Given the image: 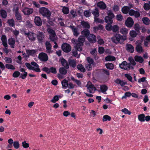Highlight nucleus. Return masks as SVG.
Wrapping results in <instances>:
<instances>
[{
  "label": "nucleus",
  "instance_id": "nucleus-1",
  "mask_svg": "<svg viewBox=\"0 0 150 150\" xmlns=\"http://www.w3.org/2000/svg\"><path fill=\"white\" fill-rule=\"evenodd\" d=\"M126 38L124 35H122L119 34H115L114 36L111 38L113 42L116 44H123V42L126 40Z\"/></svg>",
  "mask_w": 150,
  "mask_h": 150
},
{
  "label": "nucleus",
  "instance_id": "nucleus-2",
  "mask_svg": "<svg viewBox=\"0 0 150 150\" xmlns=\"http://www.w3.org/2000/svg\"><path fill=\"white\" fill-rule=\"evenodd\" d=\"M85 40V38L83 36H80L78 39V40H72V42L76 45V47H79V50H82V46L83 45Z\"/></svg>",
  "mask_w": 150,
  "mask_h": 150
},
{
  "label": "nucleus",
  "instance_id": "nucleus-3",
  "mask_svg": "<svg viewBox=\"0 0 150 150\" xmlns=\"http://www.w3.org/2000/svg\"><path fill=\"white\" fill-rule=\"evenodd\" d=\"M39 12L42 15L44 16H46L48 18L50 17L51 13L49 10L45 7H41L39 10Z\"/></svg>",
  "mask_w": 150,
  "mask_h": 150
},
{
  "label": "nucleus",
  "instance_id": "nucleus-4",
  "mask_svg": "<svg viewBox=\"0 0 150 150\" xmlns=\"http://www.w3.org/2000/svg\"><path fill=\"white\" fill-rule=\"evenodd\" d=\"M119 67L121 69L127 70H129L130 69H133L134 68L132 66H130V64L127 63L125 61H124L121 64H120Z\"/></svg>",
  "mask_w": 150,
  "mask_h": 150
},
{
  "label": "nucleus",
  "instance_id": "nucleus-5",
  "mask_svg": "<svg viewBox=\"0 0 150 150\" xmlns=\"http://www.w3.org/2000/svg\"><path fill=\"white\" fill-rule=\"evenodd\" d=\"M38 42L39 43H42L45 39V35L42 32L38 31L36 34Z\"/></svg>",
  "mask_w": 150,
  "mask_h": 150
},
{
  "label": "nucleus",
  "instance_id": "nucleus-6",
  "mask_svg": "<svg viewBox=\"0 0 150 150\" xmlns=\"http://www.w3.org/2000/svg\"><path fill=\"white\" fill-rule=\"evenodd\" d=\"M47 31L50 34L49 38L51 40L54 42L57 40L56 35L54 30L51 28H49Z\"/></svg>",
  "mask_w": 150,
  "mask_h": 150
},
{
  "label": "nucleus",
  "instance_id": "nucleus-7",
  "mask_svg": "<svg viewBox=\"0 0 150 150\" xmlns=\"http://www.w3.org/2000/svg\"><path fill=\"white\" fill-rule=\"evenodd\" d=\"M107 30L108 31L112 30L113 32H117L119 30V27L117 25L112 26L111 25L107 24L105 26Z\"/></svg>",
  "mask_w": 150,
  "mask_h": 150
},
{
  "label": "nucleus",
  "instance_id": "nucleus-8",
  "mask_svg": "<svg viewBox=\"0 0 150 150\" xmlns=\"http://www.w3.org/2000/svg\"><path fill=\"white\" fill-rule=\"evenodd\" d=\"M42 70L48 74H50V72L54 74H56L57 73L56 68L53 67H51L50 68L45 67L42 68Z\"/></svg>",
  "mask_w": 150,
  "mask_h": 150
},
{
  "label": "nucleus",
  "instance_id": "nucleus-9",
  "mask_svg": "<svg viewBox=\"0 0 150 150\" xmlns=\"http://www.w3.org/2000/svg\"><path fill=\"white\" fill-rule=\"evenodd\" d=\"M88 89L89 90V92L90 93H93L96 90L94 85L91 82H88V83L86 86Z\"/></svg>",
  "mask_w": 150,
  "mask_h": 150
},
{
  "label": "nucleus",
  "instance_id": "nucleus-10",
  "mask_svg": "<svg viewBox=\"0 0 150 150\" xmlns=\"http://www.w3.org/2000/svg\"><path fill=\"white\" fill-rule=\"evenodd\" d=\"M62 49L64 52L68 53L70 52L71 50V47L68 44L64 43L62 45Z\"/></svg>",
  "mask_w": 150,
  "mask_h": 150
},
{
  "label": "nucleus",
  "instance_id": "nucleus-11",
  "mask_svg": "<svg viewBox=\"0 0 150 150\" xmlns=\"http://www.w3.org/2000/svg\"><path fill=\"white\" fill-rule=\"evenodd\" d=\"M134 22L131 17L128 18L125 22V25L127 27L131 28L134 24Z\"/></svg>",
  "mask_w": 150,
  "mask_h": 150
},
{
  "label": "nucleus",
  "instance_id": "nucleus-12",
  "mask_svg": "<svg viewBox=\"0 0 150 150\" xmlns=\"http://www.w3.org/2000/svg\"><path fill=\"white\" fill-rule=\"evenodd\" d=\"M38 58L41 61L46 62L48 60V57L46 54L44 52L40 53L38 55Z\"/></svg>",
  "mask_w": 150,
  "mask_h": 150
},
{
  "label": "nucleus",
  "instance_id": "nucleus-13",
  "mask_svg": "<svg viewBox=\"0 0 150 150\" xmlns=\"http://www.w3.org/2000/svg\"><path fill=\"white\" fill-rule=\"evenodd\" d=\"M136 50L138 53H140L143 52L142 47V43L139 41H137L136 42Z\"/></svg>",
  "mask_w": 150,
  "mask_h": 150
},
{
  "label": "nucleus",
  "instance_id": "nucleus-14",
  "mask_svg": "<svg viewBox=\"0 0 150 150\" xmlns=\"http://www.w3.org/2000/svg\"><path fill=\"white\" fill-rule=\"evenodd\" d=\"M129 15L130 16H134L135 18H138L140 16L139 12L137 11H135L133 9H130L128 12Z\"/></svg>",
  "mask_w": 150,
  "mask_h": 150
},
{
  "label": "nucleus",
  "instance_id": "nucleus-15",
  "mask_svg": "<svg viewBox=\"0 0 150 150\" xmlns=\"http://www.w3.org/2000/svg\"><path fill=\"white\" fill-rule=\"evenodd\" d=\"M52 45L50 42L47 41L45 42V47L46 48V52L48 54L52 53L53 51L52 50Z\"/></svg>",
  "mask_w": 150,
  "mask_h": 150
},
{
  "label": "nucleus",
  "instance_id": "nucleus-16",
  "mask_svg": "<svg viewBox=\"0 0 150 150\" xmlns=\"http://www.w3.org/2000/svg\"><path fill=\"white\" fill-rule=\"evenodd\" d=\"M24 33L25 35H27L28 37L30 40L34 41L36 39V38L34 36L35 35L34 33L30 32L26 33L25 31Z\"/></svg>",
  "mask_w": 150,
  "mask_h": 150
},
{
  "label": "nucleus",
  "instance_id": "nucleus-17",
  "mask_svg": "<svg viewBox=\"0 0 150 150\" xmlns=\"http://www.w3.org/2000/svg\"><path fill=\"white\" fill-rule=\"evenodd\" d=\"M69 27L72 30L74 36L77 37L79 35L80 33L78 31V29L74 25H70Z\"/></svg>",
  "mask_w": 150,
  "mask_h": 150
},
{
  "label": "nucleus",
  "instance_id": "nucleus-18",
  "mask_svg": "<svg viewBox=\"0 0 150 150\" xmlns=\"http://www.w3.org/2000/svg\"><path fill=\"white\" fill-rule=\"evenodd\" d=\"M97 5L98 7L102 10H104L107 8L106 4L103 1L98 2L97 4Z\"/></svg>",
  "mask_w": 150,
  "mask_h": 150
},
{
  "label": "nucleus",
  "instance_id": "nucleus-19",
  "mask_svg": "<svg viewBox=\"0 0 150 150\" xmlns=\"http://www.w3.org/2000/svg\"><path fill=\"white\" fill-rule=\"evenodd\" d=\"M33 11V9L31 8H25L23 10V12L25 15H29L32 13Z\"/></svg>",
  "mask_w": 150,
  "mask_h": 150
},
{
  "label": "nucleus",
  "instance_id": "nucleus-20",
  "mask_svg": "<svg viewBox=\"0 0 150 150\" xmlns=\"http://www.w3.org/2000/svg\"><path fill=\"white\" fill-rule=\"evenodd\" d=\"M88 41L91 43H95L96 39L95 36L93 34H90L87 38Z\"/></svg>",
  "mask_w": 150,
  "mask_h": 150
},
{
  "label": "nucleus",
  "instance_id": "nucleus-21",
  "mask_svg": "<svg viewBox=\"0 0 150 150\" xmlns=\"http://www.w3.org/2000/svg\"><path fill=\"white\" fill-rule=\"evenodd\" d=\"M126 48L127 50L131 53H132L134 51L133 46L129 44H127L126 45Z\"/></svg>",
  "mask_w": 150,
  "mask_h": 150
},
{
  "label": "nucleus",
  "instance_id": "nucleus-22",
  "mask_svg": "<svg viewBox=\"0 0 150 150\" xmlns=\"http://www.w3.org/2000/svg\"><path fill=\"white\" fill-rule=\"evenodd\" d=\"M34 22L38 26H40L42 24V21L40 18L38 16H35L34 19Z\"/></svg>",
  "mask_w": 150,
  "mask_h": 150
},
{
  "label": "nucleus",
  "instance_id": "nucleus-23",
  "mask_svg": "<svg viewBox=\"0 0 150 150\" xmlns=\"http://www.w3.org/2000/svg\"><path fill=\"white\" fill-rule=\"evenodd\" d=\"M76 45H75L74 47V49L72 50V53L73 54L74 56L77 58H79V55L77 53V51H81L82 50H80L79 49V47H76Z\"/></svg>",
  "mask_w": 150,
  "mask_h": 150
},
{
  "label": "nucleus",
  "instance_id": "nucleus-24",
  "mask_svg": "<svg viewBox=\"0 0 150 150\" xmlns=\"http://www.w3.org/2000/svg\"><path fill=\"white\" fill-rule=\"evenodd\" d=\"M61 63L62 65L66 69H68L69 67V63L64 59L62 58L61 60Z\"/></svg>",
  "mask_w": 150,
  "mask_h": 150
},
{
  "label": "nucleus",
  "instance_id": "nucleus-25",
  "mask_svg": "<svg viewBox=\"0 0 150 150\" xmlns=\"http://www.w3.org/2000/svg\"><path fill=\"white\" fill-rule=\"evenodd\" d=\"M112 18L109 16H106L105 18V21L107 24L110 25L113 23Z\"/></svg>",
  "mask_w": 150,
  "mask_h": 150
},
{
  "label": "nucleus",
  "instance_id": "nucleus-26",
  "mask_svg": "<svg viewBox=\"0 0 150 150\" xmlns=\"http://www.w3.org/2000/svg\"><path fill=\"white\" fill-rule=\"evenodd\" d=\"M0 16L3 18H6L7 17L6 11L4 9L0 10Z\"/></svg>",
  "mask_w": 150,
  "mask_h": 150
},
{
  "label": "nucleus",
  "instance_id": "nucleus-27",
  "mask_svg": "<svg viewBox=\"0 0 150 150\" xmlns=\"http://www.w3.org/2000/svg\"><path fill=\"white\" fill-rule=\"evenodd\" d=\"M92 13L94 16V19L98 17L99 16V10L97 8H95L92 11Z\"/></svg>",
  "mask_w": 150,
  "mask_h": 150
},
{
  "label": "nucleus",
  "instance_id": "nucleus-28",
  "mask_svg": "<svg viewBox=\"0 0 150 150\" xmlns=\"http://www.w3.org/2000/svg\"><path fill=\"white\" fill-rule=\"evenodd\" d=\"M15 42V40L13 38H11L8 40V44L12 48H14Z\"/></svg>",
  "mask_w": 150,
  "mask_h": 150
},
{
  "label": "nucleus",
  "instance_id": "nucleus-29",
  "mask_svg": "<svg viewBox=\"0 0 150 150\" xmlns=\"http://www.w3.org/2000/svg\"><path fill=\"white\" fill-rule=\"evenodd\" d=\"M81 34L84 37H86L87 38L90 35V31L88 29H84L81 32Z\"/></svg>",
  "mask_w": 150,
  "mask_h": 150
},
{
  "label": "nucleus",
  "instance_id": "nucleus-30",
  "mask_svg": "<svg viewBox=\"0 0 150 150\" xmlns=\"http://www.w3.org/2000/svg\"><path fill=\"white\" fill-rule=\"evenodd\" d=\"M1 40L2 42V44L4 47H8L7 43V39L6 36L4 35H2Z\"/></svg>",
  "mask_w": 150,
  "mask_h": 150
},
{
  "label": "nucleus",
  "instance_id": "nucleus-31",
  "mask_svg": "<svg viewBox=\"0 0 150 150\" xmlns=\"http://www.w3.org/2000/svg\"><path fill=\"white\" fill-rule=\"evenodd\" d=\"M134 59L137 62H138L140 63H142L144 62V59L141 56L136 55L134 57Z\"/></svg>",
  "mask_w": 150,
  "mask_h": 150
},
{
  "label": "nucleus",
  "instance_id": "nucleus-32",
  "mask_svg": "<svg viewBox=\"0 0 150 150\" xmlns=\"http://www.w3.org/2000/svg\"><path fill=\"white\" fill-rule=\"evenodd\" d=\"M129 9L130 8L128 6H125L122 8L121 11L123 13L127 14L128 13Z\"/></svg>",
  "mask_w": 150,
  "mask_h": 150
},
{
  "label": "nucleus",
  "instance_id": "nucleus-33",
  "mask_svg": "<svg viewBox=\"0 0 150 150\" xmlns=\"http://www.w3.org/2000/svg\"><path fill=\"white\" fill-rule=\"evenodd\" d=\"M25 66L27 68L30 70H33L35 71H37L38 70H39L37 69H34V67H33L31 65L28 63H26L25 64Z\"/></svg>",
  "mask_w": 150,
  "mask_h": 150
},
{
  "label": "nucleus",
  "instance_id": "nucleus-34",
  "mask_svg": "<svg viewBox=\"0 0 150 150\" xmlns=\"http://www.w3.org/2000/svg\"><path fill=\"white\" fill-rule=\"evenodd\" d=\"M69 64L73 68H74L76 65V61L73 59H69L68 61Z\"/></svg>",
  "mask_w": 150,
  "mask_h": 150
},
{
  "label": "nucleus",
  "instance_id": "nucleus-35",
  "mask_svg": "<svg viewBox=\"0 0 150 150\" xmlns=\"http://www.w3.org/2000/svg\"><path fill=\"white\" fill-rule=\"evenodd\" d=\"M100 89L103 93L106 94V91L108 89V87L105 85H103L100 86Z\"/></svg>",
  "mask_w": 150,
  "mask_h": 150
},
{
  "label": "nucleus",
  "instance_id": "nucleus-36",
  "mask_svg": "<svg viewBox=\"0 0 150 150\" xmlns=\"http://www.w3.org/2000/svg\"><path fill=\"white\" fill-rule=\"evenodd\" d=\"M36 52V51L34 50H27L26 52L27 54L29 55L33 56L35 54Z\"/></svg>",
  "mask_w": 150,
  "mask_h": 150
},
{
  "label": "nucleus",
  "instance_id": "nucleus-37",
  "mask_svg": "<svg viewBox=\"0 0 150 150\" xmlns=\"http://www.w3.org/2000/svg\"><path fill=\"white\" fill-rule=\"evenodd\" d=\"M145 116L144 114H142L138 115V119L141 122H144L145 121Z\"/></svg>",
  "mask_w": 150,
  "mask_h": 150
},
{
  "label": "nucleus",
  "instance_id": "nucleus-38",
  "mask_svg": "<svg viewBox=\"0 0 150 150\" xmlns=\"http://www.w3.org/2000/svg\"><path fill=\"white\" fill-rule=\"evenodd\" d=\"M105 59L106 61H114L115 60V58L113 56L108 55L105 57Z\"/></svg>",
  "mask_w": 150,
  "mask_h": 150
},
{
  "label": "nucleus",
  "instance_id": "nucleus-39",
  "mask_svg": "<svg viewBox=\"0 0 150 150\" xmlns=\"http://www.w3.org/2000/svg\"><path fill=\"white\" fill-rule=\"evenodd\" d=\"M60 73L63 75H65L67 73V71L66 69L63 67L60 68L59 69Z\"/></svg>",
  "mask_w": 150,
  "mask_h": 150
},
{
  "label": "nucleus",
  "instance_id": "nucleus-40",
  "mask_svg": "<svg viewBox=\"0 0 150 150\" xmlns=\"http://www.w3.org/2000/svg\"><path fill=\"white\" fill-rule=\"evenodd\" d=\"M77 68L81 72H84L85 71V69L81 64H79L77 65Z\"/></svg>",
  "mask_w": 150,
  "mask_h": 150
},
{
  "label": "nucleus",
  "instance_id": "nucleus-41",
  "mask_svg": "<svg viewBox=\"0 0 150 150\" xmlns=\"http://www.w3.org/2000/svg\"><path fill=\"white\" fill-rule=\"evenodd\" d=\"M63 88L65 89L68 86V81L67 80L64 79L61 82Z\"/></svg>",
  "mask_w": 150,
  "mask_h": 150
},
{
  "label": "nucleus",
  "instance_id": "nucleus-42",
  "mask_svg": "<svg viewBox=\"0 0 150 150\" xmlns=\"http://www.w3.org/2000/svg\"><path fill=\"white\" fill-rule=\"evenodd\" d=\"M105 66L107 69L110 70L113 69L114 68V65L111 63H106L105 64Z\"/></svg>",
  "mask_w": 150,
  "mask_h": 150
},
{
  "label": "nucleus",
  "instance_id": "nucleus-43",
  "mask_svg": "<svg viewBox=\"0 0 150 150\" xmlns=\"http://www.w3.org/2000/svg\"><path fill=\"white\" fill-rule=\"evenodd\" d=\"M31 64L35 66V67H34V69H38L39 70H38L37 71H35L36 72H40L41 71L40 69L39 68V65L36 62H32L31 63Z\"/></svg>",
  "mask_w": 150,
  "mask_h": 150
},
{
  "label": "nucleus",
  "instance_id": "nucleus-44",
  "mask_svg": "<svg viewBox=\"0 0 150 150\" xmlns=\"http://www.w3.org/2000/svg\"><path fill=\"white\" fill-rule=\"evenodd\" d=\"M81 24L83 28H89L90 27L89 24L87 22L82 21L81 22Z\"/></svg>",
  "mask_w": 150,
  "mask_h": 150
},
{
  "label": "nucleus",
  "instance_id": "nucleus-45",
  "mask_svg": "<svg viewBox=\"0 0 150 150\" xmlns=\"http://www.w3.org/2000/svg\"><path fill=\"white\" fill-rule=\"evenodd\" d=\"M128 30L125 28H122L120 30V32L123 35H126L128 33Z\"/></svg>",
  "mask_w": 150,
  "mask_h": 150
},
{
  "label": "nucleus",
  "instance_id": "nucleus-46",
  "mask_svg": "<svg viewBox=\"0 0 150 150\" xmlns=\"http://www.w3.org/2000/svg\"><path fill=\"white\" fill-rule=\"evenodd\" d=\"M128 60L130 62L128 63L130 64V66H131V64H132L133 66H135L136 65V62H135L134 60L132 57H130L128 58Z\"/></svg>",
  "mask_w": 150,
  "mask_h": 150
},
{
  "label": "nucleus",
  "instance_id": "nucleus-47",
  "mask_svg": "<svg viewBox=\"0 0 150 150\" xmlns=\"http://www.w3.org/2000/svg\"><path fill=\"white\" fill-rule=\"evenodd\" d=\"M62 10V12L65 14H67L69 12V9L67 7L65 6L63 7Z\"/></svg>",
  "mask_w": 150,
  "mask_h": 150
},
{
  "label": "nucleus",
  "instance_id": "nucleus-48",
  "mask_svg": "<svg viewBox=\"0 0 150 150\" xmlns=\"http://www.w3.org/2000/svg\"><path fill=\"white\" fill-rule=\"evenodd\" d=\"M7 23L9 24L11 27H14L15 25V22L14 20L13 19H9L8 20Z\"/></svg>",
  "mask_w": 150,
  "mask_h": 150
},
{
  "label": "nucleus",
  "instance_id": "nucleus-49",
  "mask_svg": "<svg viewBox=\"0 0 150 150\" xmlns=\"http://www.w3.org/2000/svg\"><path fill=\"white\" fill-rule=\"evenodd\" d=\"M142 20L144 23L146 25H148L150 24V20L148 18H142Z\"/></svg>",
  "mask_w": 150,
  "mask_h": 150
},
{
  "label": "nucleus",
  "instance_id": "nucleus-50",
  "mask_svg": "<svg viewBox=\"0 0 150 150\" xmlns=\"http://www.w3.org/2000/svg\"><path fill=\"white\" fill-rule=\"evenodd\" d=\"M71 79L72 81H74L78 86L80 87H81V83L80 80L76 79L73 77H71Z\"/></svg>",
  "mask_w": 150,
  "mask_h": 150
},
{
  "label": "nucleus",
  "instance_id": "nucleus-51",
  "mask_svg": "<svg viewBox=\"0 0 150 150\" xmlns=\"http://www.w3.org/2000/svg\"><path fill=\"white\" fill-rule=\"evenodd\" d=\"M143 7L145 10H149L150 9V1L148 3L144 4Z\"/></svg>",
  "mask_w": 150,
  "mask_h": 150
},
{
  "label": "nucleus",
  "instance_id": "nucleus-52",
  "mask_svg": "<svg viewBox=\"0 0 150 150\" xmlns=\"http://www.w3.org/2000/svg\"><path fill=\"white\" fill-rule=\"evenodd\" d=\"M107 13L108 15L107 16H109L110 17L112 18H114L115 17V15L114 13H112V11L109 10H108L107 12Z\"/></svg>",
  "mask_w": 150,
  "mask_h": 150
},
{
  "label": "nucleus",
  "instance_id": "nucleus-53",
  "mask_svg": "<svg viewBox=\"0 0 150 150\" xmlns=\"http://www.w3.org/2000/svg\"><path fill=\"white\" fill-rule=\"evenodd\" d=\"M111 117L108 115H105L103 116V121L105 122L107 121H110Z\"/></svg>",
  "mask_w": 150,
  "mask_h": 150
},
{
  "label": "nucleus",
  "instance_id": "nucleus-54",
  "mask_svg": "<svg viewBox=\"0 0 150 150\" xmlns=\"http://www.w3.org/2000/svg\"><path fill=\"white\" fill-rule=\"evenodd\" d=\"M5 68L8 69H10L11 70H14L15 68L14 66L12 64H6L5 65Z\"/></svg>",
  "mask_w": 150,
  "mask_h": 150
},
{
  "label": "nucleus",
  "instance_id": "nucleus-55",
  "mask_svg": "<svg viewBox=\"0 0 150 150\" xmlns=\"http://www.w3.org/2000/svg\"><path fill=\"white\" fill-rule=\"evenodd\" d=\"M15 16L18 21H20L22 20V17L20 13H16L15 14Z\"/></svg>",
  "mask_w": 150,
  "mask_h": 150
},
{
  "label": "nucleus",
  "instance_id": "nucleus-56",
  "mask_svg": "<svg viewBox=\"0 0 150 150\" xmlns=\"http://www.w3.org/2000/svg\"><path fill=\"white\" fill-rule=\"evenodd\" d=\"M59 96L58 95L55 96L53 99L51 100V102L54 103L56 102L57 101L59 100Z\"/></svg>",
  "mask_w": 150,
  "mask_h": 150
},
{
  "label": "nucleus",
  "instance_id": "nucleus-57",
  "mask_svg": "<svg viewBox=\"0 0 150 150\" xmlns=\"http://www.w3.org/2000/svg\"><path fill=\"white\" fill-rule=\"evenodd\" d=\"M13 146L16 149H18L20 147V144L19 142L17 141H14L13 143Z\"/></svg>",
  "mask_w": 150,
  "mask_h": 150
},
{
  "label": "nucleus",
  "instance_id": "nucleus-58",
  "mask_svg": "<svg viewBox=\"0 0 150 150\" xmlns=\"http://www.w3.org/2000/svg\"><path fill=\"white\" fill-rule=\"evenodd\" d=\"M6 63L8 64H11L12 62V59L10 57H5L4 58Z\"/></svg>",
  "mask_w": 150,
  "mask_h": 150
},
{
  "label": "nucleus",
  "instance_id": "nucleus-59",
  "mask_svg": "<svg viewBox=\"0 0 150 150\" xmlns=\"http://www.w3.org/2000/svg\"><path fill=\"white\" fill-rule=\"evenodd\" d=\"M129 34L130 36L132 38L135 37L137 35L136 32L134 30L131 31L130 32Z\"/></svg>",
  "mask_w": 150,
  "mask_h": 150
},
{
  "label": "nucleus",
  "instance_id": "nucleus-60",
  "mask_svg": "<svg viewBox=\"0 0 150 150\" xmlns=\"http://www.w3.org/2000/svg\"><path fill=\"white\" fill-rule=\"evenodd\" d=\"M84 15L86 17H89L91 16V12L89 10H86L84 12Z\"/></svg>",
  "mask_w": 150,
  "mask_h": 150
},
{
  "label": "nucleus",
  "instance_id": "nucleus-61",
  "mask_svg": "<svg viewBox=\"0 0 150 150\" xmlns=\"http://www.w3.org/2000/svg\"><path fill=\"white\" fill-rule=\"evenodd\" d=\"M97 38L98 40V42L99 44L102 45L104 43V41L102 39L100 38V36H97Z\"/></svg>",
  "mask_w": 150,
  "mask_h": 150
},
{
  "label": "nucleus",
  "instance_id": "nucleus-62",
  "mask_svg": "<svg viewBox=\"0 0 150 150\" xmlns=\"http://www.w3.org/2000/svg\"><path fill=\"white\" fill-rule=\"evenodd\" d=\"M117 20L119 21H121L123 19L122 16L121 14L117 15L116 16Z\"/></svg>",
  "mask_w": 150,
  "mask_h": 150
},
{
  "label": "nucleus",
  "instance_id": "nucleus-63",
  "mask_svg": "<svg viewBox=\"0 0 150 150\" xmlns=\"http://www.w3.org/2000/svg\"><path fill=\"white\" fill-rule=\"evenodd\" d=\"M93 65L88 63L86 64L85 65L88 71L91 70L92 69V65Z\"/></svg>",
  "mask_w": 150,
  "mask_h": 150
},
{
  "label": "nucleus",
  "instance_id": "nucleus-64",
  "mask_svg": "<svg viewBox=\"0 0 150 150\" xmlns=\"http://www.w3.org/2000/svg\"><path fill=\"white\" fill-rule=\"evenodd\" d=\"M20 74V73L18 71H16L14 72L13 74V76L14 78L18 77Z\"/></svg>",
  "mask_w": 150,
  "mask_h": 150
}]
</instances>
